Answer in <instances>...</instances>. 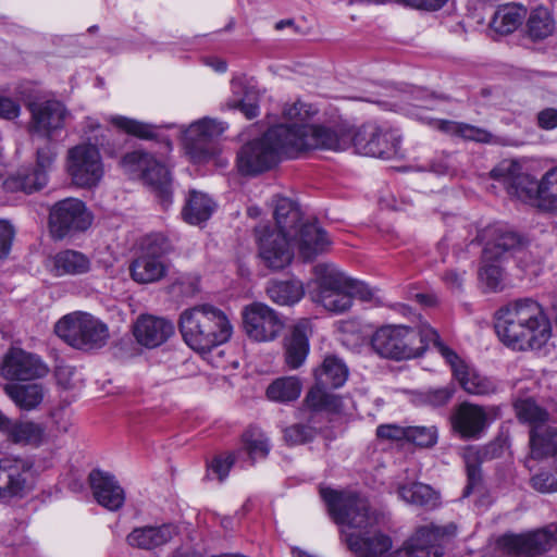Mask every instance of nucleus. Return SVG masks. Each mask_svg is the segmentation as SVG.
<instances>
[{
  "mask_svg": "<svg viewBox=\"0 0 557 557\" xmlns=\"http://www.w3.org/2000/svg\"><path fill=\"white\" fill-rule=\"evenodd\" d=\"M320 494L333 520L346 528L342 534L358 557H381L391 549L392 540L374 528L376 516L370 513L366 498L331 488H321Z\"/></svg>",
  "mask_w": 557,
  "mask_h": 557,
  "instance_id": "f257e3e1",
  "label": "nucleus"
},
{
  "mask_svg": "<svg viewBox=\"0 0 557 557\" xmlns=\"http://www.w3.org/2000/svg\"><path fill=\"white\" fill-rule=\"evenodd\" d=\"M495 329L499 339L515 350H539L552 336V325L542 305L528 297L502 307Z\"/></svg>",
  "mask_w": 557,
  "mask_h": 557,
  "instance_id": "f03ea898",
  "label": "nucleus"
},
{
  "mask_svg": "<svg viewBox=\"0 0 557 557\" xmlns=\"http://www.w3.org/2000/svg\"><path fill=\"white\" fill-rule=\"evenodd\" d=\"M180 331L191 349L207 352L230 341L233 325L223 310L198 305L181 313Z\"/></svg>",
  "mask_w": 557,
  "mask_h": 557,
  "instance_id": "7ed1b4c3",
  "label": "nucleus"
},
{
  "mask_svg": "<svg viewBox=\"0 0 557 557\" xmlns=\"http://www.w3.org/2000/svg\"><path fill=\"white\" fill-rule=\"evenodd\" d=\"M317 290L313 300L330 312L342 313L352 305V298L371 300L373 292L364 283L347 276L336 265L318 263L313 268Z\"/></svg>",
  "mask_w": 557,
  "mask_h": 557,
  "instance_id": "20e7f679",
  "label": "nucleus"
},
{
  "mask_svg": "<svg viewBox=\"0 0 557 557\" xmlns=\"http://www.w3.org/2000/svg\"><path fill=\"white\" fill-rule=\"evenodd\" d=\"M282 157H295L289 127L275 125L238 150L237 168L242 174L256 175L271 170Z\"/></svg>",
  "mask_w": 557,
  "mask_h": 557,
  "instance_id": "39448f33",
  "label": "nucleus"
},
{
  "mask_svg": "<svg viewBox=\"0 0 557 557\" xmlns=\"http://www.w3.org/2000/svg\"><path fill=\"white\" fill-rule=\"evenodd\" d=\"M438 342H442L440 335L426 323L419 331L404 325H386L374 332L371 347L383 358L404 360L419 357L430 344L437 350Z\"/></svg>",
  "mask_w": 557,
  "mask_h": 557,
  "instance_id": "423d86ee",
  "label": "nucleus"
},
{
  "mask_svg": "<svg viewBox=\"0 0 557 557\" xmlns=\"http://www.w3.org/2000/svg\"><path fill=\"white\" fill-rule=\"evenodd\" d=\"M173 247L163 234H150L141 243L140 253L129 265V274L138 284H151L164 278L171 267L168 255Z\"/></svg>",
  "mask_w": 557,
  "mask_h": 557,
  "instance_id": "0eeeda50",
  "label": "nucleus"
},
{
  "mask_svg": "<svg viewBox=\"0 0 557 557\" xmlns=\"http://www.w3.org/2000/svg\"><path fill=\"white\" fill-rule=\"evenodd\" d=\"M55 333L70 346L85 351L99 349L109 339L107 324L86 312L63 317L55 324Z\"/></svg>",
  "mask_w": 557,
  "mask_h": 557,
  "instance_id": "6e6552de",
  "label": "nucleus"
},
{
  "mask_svg": "<svg viewBox=\"0 0 557 557\" xmlns=\"http://www.w3.org/2000/svg\"><path fill=\"white\" fill-rule=\"evenodd\" d=\"M226 128V123L211 117L193 122L183 132L184 148L190 160L195 163L211 160L219 152L215 140Z\"/></svg>",
  "mask_w": 557,
  "mask_h": 557,
  "instance_id": "1a4fd4ad",
  "label": "nucleus"
},
{
  "mask_svg": "<svg viewBox=\"0 0 557 557\" xmlns=\"http://www.w3.org/2000/svg\"><path fill=\"white\" fill-rule=\"evenodd\" d=\"M350 143L360 154L389 159L399 149L400 134L387 124L368 122L357 129Z\"/></svg>",
  "mask_w": 557,
  "mask_h": 557,
  "instance_id": "9d476101",
  "label": "nucleus"
},
{
  "mask_svg": "<svg viewBox=\"0 0 557 557\" xmlns=\"http://www.w3.org/2000/svg\"><path fill=\"white\" fill-rule=\"evenodd\" d=\"M289 136L294 156L310 149L345 150L351 139V134L343 127L334 128L311 124L289 127Z\"/></svg>",
  "mask_w": 557,
  "mask_h": 557,
  "instance_id": "9b49d317",
  "label": "nucleus"
},
{
  "mask_svg": "<svg viewBox=\"0 0 557 557\" xmlns=\"http://www.w3.org/2000/svg\"><path fill=\"white\" fill-rule=\"evenodd\" d=\"M91 139L88 137V140ZM94 139L95 144H79L67 151L66 171L76 186H96L103 176V164L97 148L102 143L97 137Z\"/></svg>",
  "mask_w": 557,
  "mask_h": 557,
  "instance_id": "f8f14e48",
  "label": "nucleus"
},
{
  "mask_svg": "<svg viewBox=\"0 0 557 557\" xmlns=\"http://www.w3.org/2000/svg\"><path fill=\"white\" fill-rule=\"evenodd\" d=\"M456 532L453 524L446 527L433 523L420 527L404 545L387 557H442L444 545Z\"/></svg>",
  "mask_w": 557,
  "mask_h": 557,
  "instance_id": "ddd939ff",
  "label": "nucleus"
},
{
  "mask_svg": "<svg viewBox=\"0 0 557 557\" xmlns=\"http://www.w3.org/2000/svg\"><path fill=\"white\" fill-rule=\"evenodd\" d=\"M120 164L129 175L141 176L146 184L158 191L164 203L171 202V177L164 164L141 150L126 153Z\"/></svg>",
  "mask_w": 557,
  "mask_h": 557,
  "instance_id": "4468645a",
  "label": "nucleus"
},
{
  "mask_svg": "<svg viewBox=\"0 0 557 557\" xmlns=\"http://www.w3.org/2000/svg\"><path fill=\"white\" fill-rule=\"evenodd\" d=\"M486 236L488 239L483 249L485 261H503L513 257L522 269L530 267V252L525 250L528 246L525 237L505 226L496 225L486 230Z\"/></svg>",
  "mask_w": 557,
  "mask_h": 557,
  "instance_id": "2eb2a0df",
  "label": "nucleus"
},
{
  "mask_svg": "<svg viewBox=\"0 0 557 557\" xmlns=\"http://www.w3.org/2000/svg\"><path fill=\"white\" fill-rule=\"evenodd\" d=\"M92 216L85 203L77 198H65L55 202L49 211V230L54 239L86 231Z\"/></svg>",
  "mask_w": 557,
  "mask_h": 557,
  "instance_id": "dca6fc26",
  "label": "nucleus"
},
{
  "mask_svg": "<svg viewBox=\"0 0 557 557\" xmlns=\"http://www.w3.org/2000/svg\"><path fill=\"white\" fill-rule=\"evenodd\" d=\"M491 175L493 178L503 182L511 197L540 208L542 180L536 181L532 175L525 173L518 161H502L492 170Z\"/></svg>",
  "mask_w": 557,
  "mask_h": 557,
  "instance_id": "f3484780",
  "label": "nucleus"
},
{
  "mask_svg": "<svg viewBox=\"0 0 557 557\" xmlns=\"http://www.w3.org/2000/svg\"><path fill=\"white\" fill-rule=\"evenodd\" d=\"M36 481L34 463L28 458L8 456L0 458V498L24 497Z\"/></svg>",
  "mask_w": 557,
  "mask_h": 557,
  "instance_id": "a211bd4d",
  "label": "nucleus"
},
{
  "mask_svg": "<svg viewBox=\"0 0 557 557\" xmlns=\"http://www.w3.org/2000/svg\"><path fill=\"white\" fill-rule=\"evenodd\" d=\"M30 113L28 132L44 139H53L71 116L65 104L57 99L34 100L27 104Z\"/></svg>",
  "mask_w": 557,
  "mask_h": 557,
  "instance_id": "6ab92c4d",
  "label": "nucleus"
},
{
  "mask_svg": "<svg viewBox=\"0 0 557 557\" xmlns=\"http://www.w3.org/2000/svg\"><path fill=\"white\" fill-rule=\"evenodd\" d=\"M243 327L253 342L267 343L276 339L284 329L283 317L263 302H252L244 307Z\"/></svg>",
  "mask_w": 557,
  "mask_h": 557,
  "instance_id": "aec40b11",
  "label": "nucleus"
},
{
  "mask_svg": "<svg viewBox=\"0 0 557 557\" xmlns=\"http://www.w3.org/2000/svg\"><path fill=\"white\" fill-rule=\"evenodd\" d=\"M556 544L557 524L554 523L523 534H506L497 541L498 547L507 554L528 557L542 555Z\"/></svg>",
  "mask_w": 557,
  "mask_h": 557,
  "instance_id": "412c9836",
  "label": "nucleus"
},
{
  "mask_svg": "<svg viewBox=\"0 0 557 557\" xmlns=\"http://www.w3.org/2000/svg\"><path fill=\"white\" fill-rule=\"evenodd\" d=\"M259 257L271 270H282L287 267L294 257L289 240L290 233L272 230L268 224H260L255 228Z\"/></svg>",
  "mask_w": 557,
  "mask_h": 557,
  "instance_id": "4be33fe9",
  "label": "nucleus"
},
{
  "mask_svg": "<svg viewBox=\"0 0 557 557\" xmlns=\"http://www.w3.org/2000/svg\"><path fill=\"white\" fill-rule=\"evenodd\" d=\"M437 352L450 367L454 377L459 382L465 392L476 396H485L496 392L497 386L494 381L471 368L455 350L443 342L437 343Z\"/></svg>",
  "mask_w": 557,
  "mask_h": 557,
  "instance_id": "5701e85b",
  "label": "nucleus"
},
{
  "mask_svg": "<svg viewBox=\"0 0 557 557\" xmlns=\"http://www.w3.org/2000/svg\"><path fill=\"white\" fill-rule=\"evenodd\" d=\"M49 367L37 356L21 348H11L0 364V374L5 380L32 381L45 377Z\"/></svg>",
  "mask_w": 557,
  "mask_h": 557,
  "instance_id": "b1692460",
  "label": "nucleus"
},
{
  "mask_svg": "<svg viewBox=\"0 0 557 557\" xmlns=\"http://www.w3.org/2000/svg\"><path fill=\"white\" fill-rule=\"evenodd\" d=\"M450 424L460 438L479 440L488 426V416L484 407L463 401L451 413Z\"/></svg>",
  "mask_w": 557,
  "mask_h": 557,
  "instance_id": "393cba45",
  "label": "nucleus"
},
{
  "mask_svg": "<svg viewBox=\"0 0 557 557\" xmlns=\"http://www.w3.org/2000/svg\"><path fill=\"white\" fill-rule=\"evenodd\" d=\"M434 102L433 95L424 89L413 88L409 91H398L394 101H385L384 104L388 110L431 123V119L425 113L434 108Z\"/></svg>",
  "mask_w": 557,
  "mask_h": 557,
  "instance_id": "a878e982",
  "label": "nucleus"
},
{
  "mask_svg": "<svg viewBox=\"0 0 557 557\" xmlns=\"http://www.w3.org/2000/svg\"><path fill=\"white\" fill-rule=\"evenodd\" d=\"M89 482L99 505L111 511L123 506L125 493L114 475L101 470H92L89 474Z\"/></svg>",
  "mask_w": 557,
  "mask_h": 557,
  "instance_id": "bb28decb",
  "label": "nucleus"
},
{
  "mask_svg": "<svg viewBox=\"0 0 557 557\" xmlns=\"http://www.w3.org/2000/svg\"><path fill=\"white\" fill-rule=\"evenodd\" d=\"M173 324L153 315H141L134 325V336L137 342L148 348H154L165 343L173 334Z\"/></svg>",
  "mask_w": 557,
  "mask_h": 557,
  "instance_id": "cd10ccee",
  "label": "nucleus"
},
{
  "mask_svg": "<svg viewBox=\"0 0 557 557\" xmlns=\"http://www.w3.org/2000/svg\"><path fill=\"white\" fill-rule=\"evenodd\" d=\"M312 324L309 319L299 320L285 338V362L290 369L299 368L309 354Z\"/></svg>",
  "mask_w": 557,
  "mask_h": 557,
  "instance_id": "c85d7f7f",
  "label": "nucleus"
},
{
  "mask_svg": "<svg viewBox=\"0 0 557 557\" xmlns=\"http://www.w3.org/2000/svg\"><path fill=\"white\" fill-rule=\"evenodd\" d=\"M293 237L297 240L300 256L307 260H313L325 252L331 245L326 232L315 223H305L293 231Z\"/></svg>",
  "mask_w": 557,
  "mask_h": 557,
  "instance_id": "c756f323",
  "label": "nucleus"
},
{
  "mask_svg": "<svg viewBox=\"0 0 557 557\" xmlns=\"http://www.w3.org/2000/svg\"><path fill=\"white\" fill-rule=\"evenodd\" d=\"M177 533L171 523L135 528L126 537L128 545L139 549H154L169 543Z\"/></svg>",
  "mask_w": 557,
  "mask_h": 557,
  "instance_id": "7c9ffc66",
  "label": "nucleus"
},
{
  "mask_svg": "<svg viewBox=\"0 0 557 557\" xmlns=\"http://www.w3.org/2000/svg\"><path fill=\"white\" fill-rule=\"evenodd\" d=\"M49 182V175L34 168H21L10 174L3 182L2 187L8 193H24L30 195L42 190Z\"/></svg>",
  "mask_w": 557,
  "mask_h": 557,
  "instance_id": "2f4dec72",
  "label": "nucleus"
},
{
  "mask_svg": "<svg viewBox=\"0 0 557 557\" xmlns=\"http://www.w3.org/2000/svg\"><path fill=\"white\" fill-rule=\"evenodd\" d=\"M8 397L22 410L36 409L44 400L47 388L41 383H9L3 386Z\"/></svg>",
  "mask_w": 557,
  "mask_h": 557,
  "instance_id": "473e14b6",
  "label": "nucleus"
},
{
  "mask_svg": "<svg viewBox=\"0 0 557 557\" xmlns=\"http://www.w3.org/2000/svg\"><path fill=\"white\" fill-rule=\"evenodd\" d=\"M397 493L404 502L413 506L434 509L440 505L438 493L421 482L400 485Z\"/></svg>",
  "mask_w": 557,
  "mask_h": 557,
  "instance_id": "72a5a7b5",
  "label": "nucleus"
},
{
  "mask_svg": "<svg viewBox=\"0 0 557 557\" xmlns=\"http://www.w3.org/2000/svg\"><path fill=\"white\" fill-rule=\"evenodd\" d=\"M527 34L533 41L544 40L556 30L553 12L543 5L531 10L527 20Z\"/></svg>",
  "mask_w": 557,
  "mask_h": 557,
  "instance_id": "f704fd0d",
  "label": "nucleus"
},
{
  "mask_svg": "<svg viewBox=\"0 0 557 557\" xmlns=\"http://www.w3.org/2000/svg\"><path fill=\"white\" fill-rule=\"evenodd\" d=\"M273 207L277 231L293 234L301 220L298 205L290 198L276 195L273 198Z\"/></svg>",
  "mask_w": 557,
  "mask_h": 557,
  "instance_id": "c9c22d12",
  "label": "nucleus"
},
{
  "mask_svg": "<svg viewBox=\"0 0 557 557\" xmlns=\"http://www.w3.org/2000/svg\"><path fill=\"white\" fill-rule=\"evenodd\" d=\"M214 209L215 203L207 194L190 190L182 214L187 223L198 225L206 222Z\"/></svg>",
  "mask_w": 557,
  "mask_h": 557,
  "instance_id": "e433bc0d",
  "label": "nucleus"
},
{
  "mask_svg": "<svg viewBox=\"0 0 557 557\" xmlns=\"http://www.w3.org/2000/svg\"><path fill=\"white\" fill-rule=\"evenodd\" d=\"M527 10L517 4H507L497 9L491 21V28L499 35L513 33L525 18Z\"/></svg>",
  "mask_w": 557,
  "mask_h": 557,
  "instance_id": "4c0bfd02",
  "label": "nucleus"
},
{
  "mask_svg": "<svg viewBox=\"0 0 557 557\" xmlns=\"http://www.w3.org/2000/svg\"><path fill=\"white\" fill-rule=\"evenodd\" d=\"M270 443L268 436L259 428L251 426L242 435V448L236 453L237 456L246 454L252 466L256 460L264 459L269 455Z\"/></svg>",
  "mask_w": 557,
  "mask_h": 557,
  "instance_id": "58836bf2",
  "label": "nucleus"
},
{
  "mask_svg": "<svg viewBox=\"0 0 557 557\" xmlns=\"http://www.w3.org/2000/svg\"><path fill=\"white\" fill-rule=\"evenodd\" d=\"M267 295L278 306H292L304 297L305 289L298 280L272 281L267 286Z\"/></svg>",
  "mask_w": 557,
  "mask_h": 557,
  "instance_id": "ea45409f",
  "label": "nucleus"
},
{
  "mask_svg": "<svg viewBox=\"0 0 557 557\" xmlns=\"http://www.w3.org/2000/svg\"><path fill=\"white\" fill-rule=\"evenodd\" d=\"M90 270V260L76 250H63L53 257L55 275H79Z\"/></svg>",
  "mask_w": 557,
  "mask_h": 557,
  "instance_id": "a19ab883",
  "label": "nucleus"
},
{
  "mask_svg": "<svg viewBox=\"0 0 557 557\" xmlns=\"http://www.w3.org/2000/svg\"><path fill=\"white\" fill-rule=\"evenodd\" d=\"M314 375L320 385L338 388L346 382L348 369L341 359L326 357L322 366L315 370Z\"/></svg>",
  "mask_w": 557,
  "mask_h": 557,
  "instance_id": "79ce46f5",
  "label": "nucleus"
},
{
  "mask_svg": "<svg viewBox=\"0 0 557 557\" xmlns=\"http://www.w3.org/2000/svg\"><path fill=\"white\" fill-rule=\"evenodd\" d=\"M301 393V383L295 376H284L273 381L267 388V397L276 403L296 400Z\"/></svg>",
  "mask_w": 557,
  "mask_h": 557,
  "instance_id": "37998d69",
  "label": "nucleus"
},
{
  "mask_svg": "<svg viewBox=\"0 0 557 557\" xmlns=\"http://www.w3.org/2000/svg\"><path fill=\"white\" fill-rule=\"evenodd\" d=\"M532 456L541 458L546 455H557V430L545 429L539 433L537 428L530 432Z\"/></svg>",
  "mask_w": 557,
  "mask_h": 557,
  "instance_id": "c03bdc74",
  "label": "nucleus"
},
{
  "mask_svg": "<svg viewBox=\"0 0 557 557\" xmlns=\"http://www.w3.org/2000/svg\"><path fill=\"white\" fill-rule=\"evenodd\" d=\"M517 416L521 421L532 425V430L537 428L539 433L543 429V423L547 420L548 413L537 406L532 399H521L515 404Z\"/></svg>",
  "mask_w": 557,
  "mask_h": 557,
  "instance_id": "a18cd8bd",
  "label": "nucleus"
},
{
  "mask_svg": "<svg viewBox=\"0 0 557 557\" xmlns=\"http://www.w3.org/2000/svg\"><path fill=\"white\" fill-rule=\"evenodd\" d=\"M10 436L14 443L38 445L44 437V428L32 421L20 422L11 428Z\"/></svg>",
  "mask_w": 557,
  "mask_h": 557,
  "instance_id": "49530a36",
  "label": "nucleus"
},
{
  "mask_svg": "<svg viewBox=\"0 0 557 557\" xmlns=\"http://www.w3.org/2000/svg\"><path fill=\"white\" fill-rule=\"evenodd\" d=\"M540 209L545 211H557V166L548 170L542 176Z\"/></svg>",
  "mask_w": 557,
  "mask_h": 557,
  "instance_id": "de8ad7c7",
  "label": "nucleus"
},
{
  "mask_svg": "<svg viewBox=\"0 0 557 557\" xmlns=\"http://www.w3.org/2000/svg\"><path fill=\"white\" fill-rule=\"evenodd\" d=\"M327 386H322L318 382L307 394L306 405L312 410H331L337 407V397L329 393Z\"/></svg>",
  "mask_w": 557,
  "mask_h": 557,
  "instance_id": "09e8293b",
  "label": "nucleus"
},
{
  "mask_svg": "<svg viewBox=\"0 0 557 557\" xmlns=\"http://www.w3.org/2000/svg\"><path fill=\"white\" fill-rule=\"evenodd\" d=\"M495 262L496 261H485L484 252H482V265L479 270V280L492 292L503 288V269Z\"/></svg>",
  "mask_w": 557,
  "mask_h": 557,
  "instance_id": "8fccbe9b",
  "label": "nucleus"
},
{
  "mask_svg": "<svg viewBox=\"0 0 557 557\" xmlns=\"http://www.w3.org/2000/svg\"><path fill=\"white\" fill-rule=\"evenodd\" d=\"M111 122L116 127L141 139H151L154 137V126L150 124L125 116H113Z\"/></svg>",
  "mask_w": 557,
  "mask_h": 557,
  "instance_id": "3c124183",
  "label": "nucleus"
},
{
  "mask_svg": "<svg viewBox=\"0 0 557 557\" xmlns=\"http://www.w3.org/2000/svg\"><path fill=\"white\" fill-rule=\"evenodd\" d=\"M58 157V149L53 139H45V143L36 148V163L33 166L37 171H42L49 175Z\"/></svg>",
  "mask_w": 557,
  "mask_h": 557,
  "instance_id": "603ef678",
  "label": "nucleus"
},
{
  "mask_svg": "<svg viewBox=\"0 0 557 557\" xmlns=\"http://www.w3.org/2000/svg\"><path fill=\"white\" fill-rule=\"evenodd\" d=\"M463 457L468 475V484L465 487L463 496H468L481 482L480 457L479 451L472 448L468 449Z\"/></svg>",
  "mask_w": 557,
  "mask_h": 557,
  "instance_id": "864d4df0",
  "label": "nucleus"
},
{
  "mask_svg": "<svg viewBox=\"0 0 557 557\" xmlns=\"http://www.w3.org/2000/svg\"><path fill=\"white\" fill-rule=\"evenodd\" d=\"M315 434L317 432L314 428L302 423H296L284 430V440L290 446L302 445L312 441L315 437Z\"/></svg>",
  "mask_w": 557,
  "mask_h": 557,
  "instance_id": "5fc2aeb1",
  "label": "nucleus"
},
{
  "mask_svg": "<svg viewBox=\"0 0 557 557\" xmlns=\"http://www.w3.org/2000/svg\"><path fill=\"white\" fill-rule=\"evenodd\" d=\"M406 441L420 446L431 447L436 443V429L431 426H406Z\"/></svg>",
  "mask_w": 557,
  "mask_h": 557,
  "instance_id": "6e6d98bb",
  "label": "nucleus"
},
{
  "mask_svg": "<svg viewBox=\"0 0 557 557\" xmlns=\"http://www.w3.org/2000/svg\"><path fill=\"white\" fill-rule=\"evenodd\" d=\"M283 113L285 119L288 121L283 125L294 128L300 125H308L306 121L311 114V107L305 102L297 101L290 106H286Z\"/></svg>",
  "mask_w": 557,
  "mask_h": 557,
  "instance_id": "4d7b16f0",
  "label": "nucleus"
},
{
  "mask_svg": "<svg viewBox=\"0 0 557 557\" xmlns=\"http://www.w3.org/2000/svg\"><path fill=\"white\" fill-rule=\"evenodd\" d=\"M459 136L465 139L474 140V141L484 143V144L500 143L499 138L494 136L488 131L467 124V123H462V127H461V132H460Z\"/></svg>",
  "mask_w": 557,
  "mask_h": 557,
  "instance_id": "13d9d810",
  "label": "nucleus"
},
{
  "mask_svg": "<svg viewBox=\"0 0 557 557\" xmlns=\"http://www.w3.org/2000/svg\"><path fill=\"white\" fill-rule=\"evenodd\" d=\"M237 458L238 456L235 451L216 456L210 463L209 469L216 474L220 481H223Z\"/></svg>",
  "mask_w": 557,
  "mask_h": 557,
  "instance_id": "bf43d9fd",
  "label": "nucleus"
},
{
  "mask_svg": "<svg viewBox=\"0 0 557 557\" xmlns=\"http://www.w3.org/2000/svg\"><path fill=\"white\" fill-rule=\"evenodd\" d=\"M14 236V226L5 220H0V261L9 256Z\"/></svg>",
  "mask_w": 557,
  "mask_h": 557,
  "instance_id": "052dcab7",
  "label": "nucleus"
},
{
  "mask_svg": "<svg viewBox=\"0 0 557 557\" xmlns=\"http://www.w3.org/2000/svg\"><path fill=\"white\" fill-rule=\"evenodd\" d=\"M534 490L541 493L557 492V479L549 472H541L531 479Z\"/></svg>",
  "mask_w": 557,
  "mask_h": 557,
  "instance_id": "680f3d73",
  "label": "nucleus"
},
{
  "mask_svg": "<svg viewBox=\"0 0 557 557\" xmlns=\"http://www.w3.org/2000/svg\"><path fill=\"white\" fill-rule=\"evenodd\" d=\"M454 393L455 388L450 385L434 388L426 393V400L435 407L444 406L451 399Z\"/></svg>",
  "mask_w": 557,
  "mask_h": 557,
  "instance_id": "e2e57ef3",
  "label": "nucleus"
},
{
  "mask_svg": "<svg viewBox=\"0 0 557 557\" xmlns=\"http://www.w3.org/2000/svg\"><path fill=\"white\" fill-rule=\"evenodd\" d=\"M406 428L396 424H382L376 429V436L382 440L401 441L406 440Z\"/></svg>",
  "mask_w": 557,
  "mask_h": 557,
  "instance_id": "0e129e2a",
  "label": "nucleus"
},
{
  "mask_svg": "<svg viewBox=\"0 0 557 557\" xmlns=\"http://www.w3.org/2000/svg\"><path fill=\"white\" fill-rule=\"evenodd\" d=\"M247 119H253L259 114V107L257 103V95L253 91L247 92L246 96L239 100L236 106Z\"/></svg>",
  "mask_w": 557,
  "mask_h": 557,
  "instance_id": "69168bd1",
  "label": "nucleus"
},
{
  "mask_svg": "<svg viewBox=\"0 0 557 557\" xmlns=\"http://www.w3.org/2000/svg\"><path fill=\"white\" fill-rule=\"evenodd\" d=\"M20 104L9 97L0 96V117L12 120L20 115Z\"/></svg>",
  "mask_w": 557,
  "mask_h": 557,
  "instance_id": "338daca9",
  "label": "nucleus"
},
{
  "mask_svg": "<svg viewBox=\"0 0 557 557\" xmlns=\"http://www.w3.org/2000/svg\"><path fill=\"white\" fill-rule=\"evenodd\" d=\"M537 124L543 129H554L557 127V109L547 108L539 112Z\"/></svg>",
  "mask_w": 557,
  "mask_h": 557,
  "instance_id": "774afa93",
  "label": "nucleus"
}]
</instances>
